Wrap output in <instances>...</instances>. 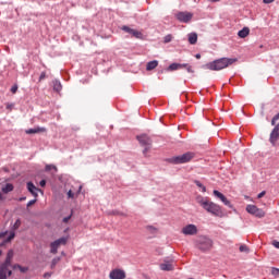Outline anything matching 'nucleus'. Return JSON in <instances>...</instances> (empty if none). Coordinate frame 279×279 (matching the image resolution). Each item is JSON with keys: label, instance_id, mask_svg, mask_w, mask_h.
Masks as SVG:
<instances>
[{"label": "nucleus", "instance_id": "nucleus-28", "mask_svg": "<svg viewBox=\"0 0 279 279\" xmlns=\"http://www.w3.org/2000/svg\"><path fill=\"white\" fill-rule=\"evenodd\" d=\"M14 236H16V233H14V231H11L9 236L4 240V243H10V241H12Z\"/></svg>", "mask_w": 279, "mask_h": 279}, {"label": "nucleus", "instance_id": "nucleus-5", "mask_svg": "<svg viewBox=\"0 0 279 279\" xmlns=\"http://www.w3.org/2000/svg\"><path fill=\"white\" fill-rule=\"evenodd\" d=\"M197 247L202 250V252H208V250L213 248V240L207 236H202L198 239Z\"/></svg>", "mask_w": 279, "mask_h": 279}, {"label": "nucleus", "instance_id": "nucleus-15", "mask_svg": "<svg viewBox=\"0 0 279 279\" xmlns=\"http://www.w3.org/2000/svg\"><path fill=\"white\" fill-rule=\"evenodd\" d=\"M159 267L161 271H173V259H170V260L165 259Z\"/></svg>", "mask_w": 279, "mask_h": 279}, {"label": "nucleus", "instance_id": "nucleus-47", "mask_svg": "<svg viewBox=\"0 0 279 279\" xmlns=\"http://www.w3.org/2000/svg\"><path fill=\"white\" fill-rule=\"evenodd\" d=\"M44 277H45V278H51V274L46 272V274L44 275Z\"/></svg>", "mask_w": 279, "mask_h": 279}, {"label": "nucleus", "instance_id": "nucleus-37", "mask_svg": "<svg viewBox=\"0 0 279 279\" xmlns=\"http://www.w3.org/2000/svg\"><path fill=\"white\" fill-rule=\"evenodd\" d=\"M171 40H172L171 35H167V36L165 37V39H163L165 43H171Z\"/></svg>", "mask_w": 279, "mask_h": 279}, {"label": "nucleus", "instance_id": "nucleus-35", "mask_svg": "<svg viewBox=\"0 0 279 279\" xmlns=\"http://www.w3.org/2000/svg\"><path fill=\"white\" fill-rule=\"evenodd\" d=\"M186 66H183V69H186L187 73H194L193 68L186 63Z\"/></svg>", "mask_w": 279, "mask_h": 279}, {"label": "nucleus", "instance_id": "nucleus-9", "mask_svg": "<svg viewBox=\"0 0 279 279\" xmlns=\"http://www.w3.org/2000/svg\"><path fill=\"white\" fill-rule=\"evenodd\" d=\"M175 17L180 23H190L191 19H193V13L191 12H179L175 14Z\"/></svg>", "mask_w": 279, "mask_h": 279}, {"label": "nucleus", "instance_id": "nucleus-23", "mask_svg": "<svg viewBox=\"0 0 279 279\" xmlns=\"http://www.w3.org/2000/svg\"><path fill=\"white\" fill-rule=\"evenodd\" d=\"M80 193H82V185L78 186V190H77L76 194L73 193L72 190H70V191L68 192V197H69V199H73V197H75V195H76V197H77V195H80Z\"/></svg>", "mask_w": 279, "mask_h": 279}, {"label": "nucleus", "instance_id": "nucleus-52", "mask_svg": "<svg viewBox=\"0 0 279 279\" xmlns=\"http://www.w3.org/2000/svg\"><path fill=\"white\" fill-rule=\"evenodd\" d=\"M69 219H71V217H66L63 219L64 222L69 221Z\"/></svg>", "mask_w": 279, "mask_h": 279}, {"label": "nucleus", "instance_id": "nucleus-22", "mask_svg": "<svg viewBox=\"0 0 279 279\" xmlns=\"http://www.w3.org/2000/svg\"><path fill=\"white\" fill-rule=\"evenodd\" d=\"M39 132H46L45 128H36L26 130L27 134H38Z\"/></svg>", "mask_w": 279, "mask_h": 279}, {"label": "nucleus", "instance_id": "nucleus-51", "mask_svg": "<svg viewBox=\"0 0 279 279\" xmlns=\"http://www.w3.org/2000/svg\"><path fill=\"white\" fill-rule=\"evenodd\" d=\"M211 3H217L219 2L220 0H209Z\"/></svg>", "mask_w": 279, "mask_h": 279}, {"label": "nucleus", "instance_id": "nucleus-53", "mask_svg": "<svg viewBox=\"0 0 279 279\" xmlns=\"http://www.w3.org/2000/svg\"><path fill=\"white\" fill-rule=\"evenodd\" d=\"M0 199H3V194L0 193Z\"/></svg>", "mask_w": 279, "mask_h": 279}, {"label": "nucleus", "instance_id": "nucleus-32", "mask_svg": "<svg viewBox=\"0 0 279 279\" xmlns=\"http://www.w3.org/2000/svg\"><path fill=\"white\" fill-rule=\"evenodd\" d=\"M51 169H54L56 171H58V168L53 165H46V171H51Z\"/></svg>", "mask_w": 279, "mask_h": 279}, {"label": "nucleus", "instance_id": "nucleus-12", "mask_svg": "<svg viewBox=\"0 0 279 279\" xmlns=\"http://www.w3.org/2000/svg\"><path fill=\"white\" fill-rule=\"evenodd\" d=\"M214 195H215V197L220 199V202H222V204H225V206H228V208H232V203L229 202V199L226 197V195H223V193H221L217 190H214Z\"/></svg>", "mask_w": 279, "mask_h": 279}, {"label": "nucleus", "instance_id": "nucleus-34", "mask_svg": "<svg viewBox=\"0 0 279 279\" xmlns=\"http://www.w3.org/2000/svg\"><path fill=\"white\" fill-rule=\"evenodd\" d=\"M271 274H272V276H275L276 278H278V276H279V269H278V268H272V269H271Z\"/></svg>", "mask_w": 279, "mask_h": 279}, {"label": "nucleus", "instance_id": "nucleus-42", "mask_svg": "<svg viewBox=\"0 0 279 279\" xmlns=\"http://www.w3.org/2000/svg\"><path fill=\"white\" fill-rule=\"evenodd\" d=\"M36 202V198L35 199H32V201H29L28 203H27V207H29V206H34V203Z\"/></svg>", "mask_w": 279, "mask_h": 279}, {"label": "nucleus", "instance_id": "nucleus-8", "mask_svg": "<svg viewBox=\"0 0 279 279\" xmlns=\"http://www.w3.org/2000/svg\"><path fill=\"white\" fill-rule=\"evenodd\" d=\"M125 270L121 268H114L109 272V279H125Z\"/></svg>", "mask_w": 279, "mask_h": 279}, {"label": "nucleus", "instance_id": "nucleus-50", "mask_svg": "<svg viewBox=\"0 0 279 279\" xmlns=\"http://www.w3.org/2000/svg\"><path fill=\"white\" fill-rule=\"evenodd\" d=\"M274 118L275 120L279 121V112L276 116H274Z\"/></svg>", "mask_w": 279, "mask_h": 279}, {"label": "nucleus", "instance_id": "nucleus-4", "mask_svg": "<svg viewBox=\"0 0 279 279\" xmlns=\"http://www.w3.org/2000/svg\"><path fill=\"white\" fill-rule=\"evenodd\" d=\"M245 210L246 213H248V215H252L257 219H263V217H265V210H263L262 208H258V206L256 205H252V204L246 205Z\"/></svg>", "mask_w": 279, "mask_h": 279}, {"label": "nucleus", "instance_id": "nucleus-48", "mask_svg": "<svg viewBox=\"0 0 279 279\" xmlns=\"http://www.w3.org/2000/svg\"><path fill=\"white\" fill-rule=\"evenodd\" d=\"M276 121H278V120H276V118H272L271 125H276Z\"/></svg>", "mask_w": 279, "mask_h": 279}, {"label": "nucleus", "instance_id": "nucleus-18", "mask_svg": "<svg viewBox=\"0 0 279 279\" xmlns=\"http://www.w3.org/2000/svg\"><path fill=\"white\" fill-rule=\"evenodd\" d=\"M9 276H12V270L0 266V279H8Z\"/></svg>", "mask_w": 279, "mask_h": 279}, {"label": "nucleus", "instance_id": "nucleus-1", "mask_svg": "<svg viewBox=\"0 0 279 279\" xmlns=\"http://www.w3.org/2000/svg\"><path fill=\"white\" fill-rule=\"evenodd\" d=\"M196 203L204 210H206V213H209V215H213L214 217H223V209H221V206L211 202L208 197H204L202 195H198L196 197Z\"/></svg>", "mask_w": 279, "mask_h": 279}, {"label": "nucleus", "instance_id": "nucleus-24", "mask_svg": "<svg viewBox=\"0 0 279 279\" xmlns=\"http://www.w3.org/2000/svg\"><path fill=\"white\" fill-rule=\"evenodd\" d=\"M14 191V185L12 183H7L4 187H2V193H12Z\"/></svg>", "mask_w": 279, "mask_h": 279}, {"label": "nucleus", "instance_id": "nucleus-54", "mask_svg": "<svg viewBox=\"0 0 279 279\" xmlns=\"http://www.w3.org/2000/svg\"><path fill=\"white\" fill-rule=\"evenodd\" d=\"M0 255H1V251H0Z\"/></svg>", "mask_w": 279, "mask_h": 279}, {"label": "nucleus", "instance_id": "nucleus-39", "mask_svg": "<svg viewBox=\"0 0 279 279\" xmlns=\"http://www.w3.org/2000/svg\"><path fill=\"white\" fill-rule=\"evenodd\" d=\"M16 90H19V86L14 85L13 87H11V93H16Z\"/></svg>", "mask_w": 279, "mask_h": 279}, {"label": "nucleus", "instance_id": "nucleus-26", "mask_svg": "<svg viewBox=\"0 0 279 279\" xmlns=\"http://www.w3.org/2000/svg\"><path fill=\"white\" fill-rule=\"evenodd\" d=\"M147 232H150V234H156L158 232V229L154 226H146Z\"/></svg>", "mask_w": 279, "mask_h": 279}, {"label": "nucleus", "instance_id": "nucleus-10", "mask_svg": "<svg viewBox=\"0 0 279 279\" xmlns=\"http://www.w3.org/2000/svg\"><path fill=\"white\" fill-rule=\"evenodd\" d=\"M137 141L142 147H151V138L147 134L137 135Z\"/></svg>", "mask_w": 279, "mask_h": 279}, {"label": "nucleus", "instance_id": "nucleus-33", "mask_svg": "<svg viewBox=\"0 0 279 279\" xmlns=\"http://www.w3.org/2000/svg\"><path fill=\"white\" fill-rule=\"evenodd\" d=\"M149 149H151V146H144L143 154L145 158H147V151H149Z\"/></svg>", "mask_w": 279, "mask_h": 279}, {"label": "nucleus", "instance_id": "nucleus-3", "mask_svg": "<svg viewBox=\"0 0 279 279\" xmlns=\"http://www.w3.org/2000/svg\"><path fill=\"white\" fill-rule=\"evenodd\" d=\"M193 158H195V153L187 151L184 153L183 155L170 158L169 162H171V165H186V162H191Z\"/></svg>", "mask_w": 279, "mask_h": 279}, {"label": "nucleus", "instance_id": "nucleus-25", "mask_svg": "<svg viewBox=\"0 0 279 279\" xmlns=\"http://www.w3.org/2000/svg\"><path fill=\"white\" fill-rule=\"evenodd\" d=\"M53 90H56L57 93H60V90H62V83H60V81H53Z\"/></svg>", "mask_w": 279, "mask_h": 279}, {"label": "nucleus", "instance_id": "nucleus-36", "mask_svg": "<svg viewBox=\"0 0 279 279\" xmlns=\"http://www.w3.org/2000/svg\"><path fill=\"white\" fill-rule=\"evenodd\" d=\"M45 77H47V73L46 72H41L40 76H39V82H43V80H45Z\"/></svg>", "mask_w": 279, "mask_h": 279}, {"label": "nucleus", "instance_id": "nucleus-13", "mask_svg": "<svg viewBox=\"0 0 279 279\" xmlns=\"http://www.w3.org/2000/svg\"><path fill=\"white\" fill-rule=\"evenodd\" d=\"M12 258H14V251L10 250L7 254V258L3 264L0 265V267H3L4 269H9L12 265Z\"/></svg>", "mask_w": 279, "mask_h": 279}, {"label": "nucleus", "instance_id": "nucleus-16", "mask_svg": "<svg viewBox=\"0 0 279 279\" xmlns=\"http://www.w3.org/2000/svg\"><path fill=\"white\" fill-rule=\"evenodd\" d=\"M27 189H28L29 193H32L33 196L38 197V193H39L40 189L36 187V185H34V183L28 182Z\"/></svg>", "mask_w": 279, "mask_h": 279}, {"label": "nucleus", "instance_id": "nucleus-40", "mask_svg": "<svg viewBox=\"0 0 279 279\" xmlns=\"http://www.w3.org/2000/svg\"><path fill=\"white\" fill-rule=\"evenodd\" d=\"M14 108V104H7V110H12Z\"/></svg>", "mask_w": 279, "mask_h": 279}, {"label": "nucleus", "instance_id": "nucleus-19", "mask_svg": "<svg viewBox=\"0 0 279 279\" xmlns=\"http://www.w3.org/2000/svg\"><path fill=\"white\" fill-rule=\"evenodd\" d=\"M190 45H197V33H190L187 35Z\"/></svg>", "mask_w": 279, "mask_h": 279}, {"label": "nucleus", "instance_id": "nucleus-46", "mask_svg": "<svg viewBox=\"0 0 279 279\" xmlns=\"http://www.w3.org/2000/svg\"><path fill=\"white\" fill-rule=\"evenodd\" d=\"M264 3H274L275 0H263Z\"/></svg>", "mask_w": 279, "mask_h": 279}, {"label": "nucleus", "instance_id": "nucleus-49", "mask_svg": "<svg viewBox=\"0 0 279 279\" xmlns=\"http://www.w3.org/2000/svg\"><path fill=\"white\" fill-rule=\"evenodd\" d=\"M196 60H199L202 58V54L197 53L195 54Z\"/></svg>", "mask_w": 279, "mask_h": 279}, {"label": "nucleus", "instance_id": "nucleus-38", "mask_svg": "<svg viewBox=\"0 0 279 279\" xmlns=\"http://www.w3.org/2000/svg\"><path fill=\"white\" fill-rule=\"evenodd\" d=\"M266 192L263 191L257 195V199H260L262 197H265Z\"/></svg>", "mask_w": 279, "mask_h": 279}, {"label": "nucleus", "instance_id": "nucleus-17", "mask_svg": "<svg viewBox=\"0 0 279 279\" xmlns=\"http://www.w3.org/2000/svg\"><path fill=\"white\" fill-rule=\"evenodd\" d=\"M184 66H187L186 63H172L167 68V71H178L180 69H184Z\"/></svg>", "mask_w": 279, "mask_h": 279}, {"label": "nucleus", "instance_id": "nucleus-21", "mask_svg": "<svg viewBox=\"0 0 279 279\" xmlns=\"http://www.w3.org/2000/svg\"><path fill=\"white\" fill-rule=\"evenodd\" d=\"M156 66H158V60H153L147 63L146 70L154 71V69H156Z\"/></svg>", "mask_w": 279, "mask_h": 279}, {"label": "nucleus", "instance_id": "nucleus-27", "mask_svg": "<svg viewBox=\"0 0 279 279\" xmlns=\"http://www.w3.org/2000/svg\"><path fill=\"white\" fill-rule=\"evenodd\" d=\"M194 184H196V186H198V189L202 190V193H206V186H204V184H202V182L194 181Z\"/></svg>", "mask_w": 279, "mask_h": 279}, {"label": "nucleus", "instance_id": "nucleus-20", "mask_svg": "<svg viewBox=\"0 0 279 279\" xmlns=\"http://www.w3.org/2000/svg\"><path fill=\"white\" fill-rule=\"evenodd\" d=\"M238 36L239 38H247V36H250V28L244 27L243 29L239 31Z\"/></svg>", "mask_w": 279, "mask_h": 279}, {"label": "nucleus", "instance_id": "nucleus-31", "mask_svg": "<svg viewBox=\"0 0 279 279\" xmlns=\"http://www.w3.org/2000/svg\"><path fill=\"white\" fill-rule=\"evenodd\" d=\"M21 228V219H17L13 225V230H19Z\"/></svg>", "mask_w": 279, "mask_h": 279}, {"label": "nucleus", "instance_id": "nucleus-45", "mask_svg": "<svg viewBox=\"0 0 279 279\" xmlns=\"http://www.w3.org/2000/svg\"><path fill=\"white\" fill-rule=\"evenodd\" d=\"M8 234V232H1L0 233V239H3V236H5Z\"/></svg>", "mask_w": 279, "mask_h": 279}, {"label": "nucleus", "instance_id": "nucleus-6", "mask_svg": "<svg viewBox=\"0 0 279 279\" xmlns=\"http://www.w3.org/2000/svg\"><path fill=\"white\" fill-rule=\"evenodd\" d=\"M69 242V236L60 238L50 243V254H58L60 245H66Z\"/></svg>", "mask_w": 279, "mask_h": 279}, {"label": "nucleus", "instance_id": "nucleus-44", "mask_svg": "<svg viewBox=\"0 0 279 279\" xmlns=\"http://www.w3.org/2000/svg\"><path fill=\"white\" fill-rule=\"evenodd\" d=\"M39 184H40V186H46V185H47V181L41 180V181L39 182Z\"/></svg>", "mask_w": 279, "mask_h": 279}, {"label": "nucleus", "instance_id": "nucleus-43", "mask_svg": "<svg viewBox=\"0 0 279 279\" xmlns=\"http://www.w3.org/2000/svg\"><path fill=\"white\" fill-rule=\"evenodd\" d=\"M272 245H274V247H276L277 250H279V242H278V241H274V242H272Z\"/></svg>", "mask_w": 279, "mask_h": 279}, {"label": "nucleus", "instance_id": "nucleus-14", "mask_svg": "<svg viewBox=\"0 0 279 279\" xmlns=\"http://www.w3.org/2000/svg\"><path fill=\"white\" fill-rule=\"evenodd\" d=\"M122 29H123V32H126V34H130L134 38H143V33H141V32L134 29V28H130L128 26H123Z\"/></svg>", "mask_w": 279, "mask_h": 279}, {"label": "nucleus", "instance_id": "nucleus-41", "mask_svg": "<svg viewBox=\"0 0 279 279\" xmlns=\"http://www.w3.org/2000/svg\"><path fill=\"white\" fill-rule=\"evenodd\" d=\"M240 252H247V247L245 245L240 246Z\"/></svg>", "mask_w": 279, "mask_h": 279}, {"label": "nucleus", "instance_id": "nucleus-2", "mask_svg": "<svg viewBox=\"0 0 279 279\" xmlns=\"http://www.w3.org/2000/svg\"><path fill=\"white\" fill-rule=\"evenodd\" d=\"M234 62H236V59L221 58L207 63L206 68L209 69V71H221L228 69V66L234 64Z\"/></svg>", "mask_w": 279, "mask_h": 279}, {"label": "nucleus", "instance_id": "nucleus-7", "mask_svg": "<svg viewBox=\"0 0 279 279\" xmlns=\"http://www.w3.org/2000/svg\"><path fill=\"white\" fill-rule=\"evenodd\" d=\"M181 232L185 236H195V234H197L198 232V229L197 226L195 225H186L185 227L182 228Z\"/></svg>", "mask_w": 279, "mask_h": 279}, {"label": "nucleus", "instance_id": "nucleus-11", "mask_svg": "<svg viewBox=\"0 0 279 279\" xmlns=\"http://www.w3.org/2000/svg\"><path fill=\"white\" fill-rule=\"evenodd\" d=\"M214 195H215V197L220 199V202H222V204H225V206H228V208H232V203L229 202V199L226 197V195H223V193H221L217 190H214Z\"/></svg>", "mask_w": 279, "mask_h": 279}, {"label": "nucleus", "instance_id": "nucleus-30", "mask_svg": "<svg viewBox=\"0 0 279 279\" xmlns=\"http://www.w3.org/2000/svg\"><path fill=\"white\" fill-rule=\"evenodd\" d=\"M14 269H20V271L22 272V274H25V271H27V267H23V266H21V265H15L14 266Z\"/></svg>", "mask_w": 279, "mask_h": 279}, {"label": "nucleus", "instance_id": "nucleus-29", "mask_svg": "<svg viewBox=\"0 0 279 279\" xmlns=\"http://www.w3.org/2000/svg\"><path fill=\"white\" fill-rule=\"evenodd\" d=\"M61 260L60 257H54L51 262V269H53L56 267V265L59 264V262Z\"/></svg>", "mask_w": 279, "mask_h": 279}]
</instances>
